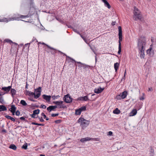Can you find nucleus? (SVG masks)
I'll use <instances>...</instances> for the list:
<instances>
[{"label": "nucleus", "mask_w": 156, "mask_h": 156, "mask_svg": "<svg viewBox=\"0 0 156 156\" xmlns=\"http://www.w3.org/2000/svg\"><path fill=\"white\" fill-rule=\"evenodd\" d=\"M29 17V15H23L19 14H14L13 15V16L11 17L8 18H3L2 19H0V22H8L9 21L14 20H17L19 21L20 20V19H24V18H28Z\"/></svg>", "instance_id": "f257e3e1"}, {"label": "nucleus", "mask_w": 156, "mask_h": 156, "mask_svg": "<svg viewBox=\"0 0 156 156\" xmlns=\"http://www.w3.org/2000/svg\"><path fill=\"white\" fill-rule=\"evenodd\" d=\"M146 43L145 41L139 40L137 42V46L139 50L140 57L141 58H144V51Z\"/></svg>", "instance_id": "f03ea898"}, {"label": "nucleus", "mask_w": 156, "mask_h": 156, "mask_svg": "<svg viewBox=\"0 0 156 156\" xmlns=\"http://www.w3.org/2000/svg\"><path fill=\"white\" fill-rule=\"evenodd\" d=\"M133 15V18L135 20H139L141 21L142 20V15L141 14L140 11L136 7H134Z\"/></svg>", "instance_id": "7ed1b4c3"}, {"label": "nucleus", "mask_w": 156, "mask_h": 156, "mask_svg": "<svg viewBox=\"0 0 156 156\" xmlns=\"http://www.w3.org/2000/svg\"><path fill=\"white\" fill-rule=\"evenodd\" d=\"M77 122L80 124V125L82 129H84L88 126L89 124V121L81 117L78 119Z\"/></svg>", "instance_id": "20e7f679"}, {"label": "nucleus", "mask_w": 156, "mask_h": 156, "mask_svg": "<svg viewBox=\"0 0 156 156\" xmlns=\"http://www.w3.org/2000/svg\"><path fill=\"white\" fill-rule=\"evenodd\" d=\"M119 30V51H118V53L120 54L121 51V42L122 41V28L121 26H119L118 27Z\"/></svg>", "instance_id": "39448f33"}, {"label": "nucleus", "mask_w": 156, "mask_h": 156, "mask_svg": "<svg viewBox=\"0 0 156 156\" xmlns=\"http://www.w3.org/2000/svg\"><path fill=\"white\" fill-rule=\"evenodd\" d=\"M41 88L39 87L38 88L35 89V95H34V98L37 99L39 98L41 94Z\"/></svg>", "instance_id": "423d86ee"}, {"label": "nucleus", "mask_w": 156, "mask_h": 156, "mask_svg": "<svg viewBox=\"0 0 156 156\" xmlns=\"http://www.w3.org/2000/svg\"><path fill=\"white\" fill-rule=\"evenodd\" d=\"M63 101H61L53 102V103L54 104H56L58 106V108H65L66 107V106H64L63 104Z\"/></svg>", "instance_id": "0eeeda50"}, {"label": "nucleus", "mask_w": 156, "mask_h": 156, "mask_svg": "<svg viewBox=\"0 0 156 156\" xmlns=\"http://www.w3.org/2000/svg\"><path fill=\"white\" fill-rule=\"evenodd\" d=\"M72 98H71L69 94L65 95L63 98V99L64 101L67 103L72 102Z\"/></svg>", "instance_id": "6e6552de"}, {"label": "nucleus", "mask_w": 156, "mask_h": 156, "mask_svg": "<svg viewBox=\"0 0 156 156\" xmlns=\"http://www.w3.org/2000/svg\"><path fill=\"white\" fill-rule=\"evenodd\" d=\"M76 63L78 64V66L80 67H83L84 69L86 68H90V66L88 65H86L85 64H83L81 62H75Z\"/></svg>", "instance_id": "1a4fd4ad"}, {"label": "nucleus", "mask_w": 156, "mask_h": 156, "mask_svg": "<svg viewBox=\"0 0 156 156\" xmlns=\"http://www.w3.org/2000/svg\"><path fill=\"white\" fill-rule=\"evenodd\" d=\"M57 108V105H51L49 106L47 108V110L49 112H51L52 111H55V109Z\"/></svg>", "instance_id": "9d476101"}, {"label": "nucleus", "mask_w": 156, "mask_h": 156, "mask_svg": "<svg viewBox=\"0 0 156 156\" xmlns=\"http://www.w3.org/2000/svg\"><path fill=\"white\" fill-rule=\"evenodd\" d=\"M104 88H102L101 87H99L98 88L95 89L94 91L95 93L99 94L101 93L104 90Z\"/></svg>", "instance_id": "9b49d317"}, {"label": "nucleus", "mask_w": 156, "mask_h": 156, "mask_svg": "<svg viewBox=\"0 0 156 156\" xmlns=\"http://www.w3.org/2000/svg\"><path fill=\"white\" fill-rule=\"evenodd\" d=\"M42 97L43 99L46 100L47 102H49L50 101L51 97L50 95H47L45 94H44L42 95Z\"/></svg>", "instance_id": "f8f14e48"}, {"label": "nucleus", "mask_w": 156, "mask_h": 156, "mask_svg": "<svg viewBox=\"0 0 156 156\" xmlns=\"http://www.w3.org/2000/svg\"><path fill=\"white\" fill-rule=\"evenodd\" d=\"M88 100V97L87 96H86L84 97H79L77 98V100L80 101H86Z\"/></svg>", "instance_id": "ddd939ff"}, {"label": "nucleus", "mask_w": 156, "mask_h": 156, "mask_svg": "<svg viewBox=\"0 0 156 156\" xmlns=\"http://www.w3.org/2000/svg\"><path fill=\"white\" fill-rule=\"evenodd\" d=\"M47 47L49 49L51 53L53 54H54L55 53H56L57 51V50L55 49L54 48H53L49 46L48 45H46Z\"/></svg>", "instance_id": "4468645a"}, {"label": "nucleus", "mask_w": 156, "mask_h": 156, "mask_svg": "<svg viewBox=\"0 0 156 156\" xmlns=\"http://www.w3.org/2000/svg\"><path fill=\"white\" fill-rule=\"evenodd\" d=\"M11 86H9L8 87H3L2 88V90L6 91V93H8L11 90Z\"/></svg>", "instance_id": "2eb2a0df"}, {"label": "nucleus", "mask_w": 156, "mask_h": 156, "mask_svg": "<svg viewBox=\"0 0 156 156\" xmlns=\"http://www.w3.org/2000/svg\"><path fill=\"white\" fill-rule=\"evenodd\" d=\"M104 3L105 5L107 7L108 9L111 8V6L109 3L106 0H101Z\"/></svg>", "instance_id": "dca6fc26"}, {"label": "nucleus", "mask_w": 156, "mask_h": 156, "mask_svg": "<svg viewBox=\"0 0 156 156\" xmlns=\"http://www.w3.org/2000/svg\"><path fill=\"white\" fill-rule=\"evenodd\" d=\"M120 66V62L114 63V67L115 72H117Z\"/></svg>", "instance_id": "f3484780"}, {"label": "nucleus", "mask_w": 156, "mask_h": 156, "mask_svg": "<svg viewBox=\"0 0 156 156\" xmlns=\"http://www.w3.org/2000/svg\"><path fill=\"white\" fill-rule=\"evenodd\" d=\"M25 94L27 95L34 96L35 95V93L31 92L30 91L26 90L25 91Z\"/></svg>", "instance_id": "a211bd4d"}, {"label": "nucleus", "mask_w": 156, "mask_h": 156, "mask_svg": "<svg viewBox=\"0 0 156 156\" xmlns=\"http://www.w3.org/2000/svg\"><path fill=\"white\" fill-rule=\"evenodd\" d=\"M91 140V138L89 137H86L84 138H82L80 139V141L82 143H84L86 141Z\"/></svg>", "instance_id": "6ab92c4d"}, {"label": "nucleus", "mask_w": 156, "mask_h": 156, "mask_svg": "<svg viewBox=\"0 0 156 156\" xmlns=\"http://www.w3.org/2000/svg\"><path fill=\"white\" fill-rule=\"evenodd\" d=\"M128 94V93L127 91H124L122 92L121 95V98L124 99L126 98Z\"/></svg>", "instance_id": "aec40b11"}, {"label": "nucleus", "mask_w": 156, "mask_h": 156, "mask_svg": "<svg viewBox=\"0 0 156 156\" xmlns=\"http://www.w3.org/2000/svg\"><path fill=\"white\" fill-rule=\"evenodd\" d=\"M137 110L136 109H134L130 113V116H133L136 114Z\"/></svg>", "instance_id": "412c9836"}, {"label": "nucleus", "mask_w": 156, "mask_h": 156, "mask_svg": "<svg viewBox=\"0 0 156 156\" xmlns=\"http://www.w3.org/2000/svg\"><path fill=\"white\" fill-rule=\"evenodd\" d=\"M16 108L15 107L14 105H12L11 106V108L9 109V110L11 112H15L16 110Z\"/></svg>", "instance_id": "4be33fe9"}, {"label": "nucleus", "mask_w": 156, "mask_h": 156, "mask_svg": "<svg viewBox=\"0 0 156 156\" xmlns=\"http://www.w3.org/2000/svg\"><path fill=\"white\" fill-rule=\"evenodd\" d=\"M7 110L6 107L3 105H0V111H5Z\"/></svg>", "instance_id": "5701e85b"}, {"label": "nucleus", "mask_w": 156, "mask_h": 156, "mask_svg": "<svg viewBox=\"0 0 156 156\" xmlns=\"http://www.w3.org/2000/svg\"><path fill=\"white\" fill-rule=\"evenodd\" d=\"M11 93L12 97H13L14 95L16 94V90L14 89H11Z\"/></svg>", "instance_id": "b1692460"}, {"label": "nucleus", "mask_w": 156, "mask_h": 156, "mask_svg": "<svg viewBox=\"0 0 156 156\" xmlns=\"http://www.w3.org/2000/svg\"><path fill=\"white\" fill-rule=\"evenodd\" d=\"M120 111L118 108H116L113 111V113L114 114H119L120 113Z\"/></svg>", "instance_id": "393cba45"}, {"label": "nucleus", "mask_w": 156, "mask_h": 156, "mask_svg": "<svg viewBox=\"0 0 156 156\" xmlns=\"http://www.w3.org/2000/svg\"><path fill=\"white\" fill-rule=\"evenodd\" d=\"M9 148L14 150H16L17 148V147L16 146L13 144H11L9 147Z\"/></svg>", "instance_id": "a878e982"}, {"label": "nucleus", "mask_w": 156, "mask_h": 156, "mask_svg": "<svg viewBox=\"0 0 156 156\" xmlns=\"http://www.w3.org/2000/svg\"><path fill=\"white\" fill-rule=\"evenodd\" d=\"M4 41L5 42L9 43L10 44H12V43H13V42L11 40L8 39H5Z\"/></svg>", "instance_id": "bb28decb"}, {"label": "nucleus", "mask_w": 156, "mask_h": 156, "mask_svg": "<svg viewBox=\"0 0 156 156\" xmlns=\"http://www.w3.org/2000/svg\"><path fill=\"white\" fill-rule=\"evenodd\" d=\"M20 104L24 106H26L27 105L26 101L24 100H21L20 102Z\"/></svg>", "instance_id": "cd10ccee"}, {"label": "nucleus", "mask_w": 156, "mask_h": 156, "mask_svg": "<svg viewBox=\"0 0 156 156\" xmlns=\"http://www.w3.org/2000/svg\"><path fill=\"white\" fill-rule=\"evenodd\" d=\"M81 112V111L79 108L76 110L75 114L76 115H80V114Z\"/></svg>", "instance_id": "c85d7f7f"}, {"label": "nucleus", "mask_w": 156, "mask_h": 156, "mask_svg": "<svg viewBox=\"0 0 156 156\" xmlns=\"http://www.w3.org/2000/svg\"><path fill=\"white\" fill-rule=\"evenodd\" d=\"M40 110L39 109L34 110L33 111V113L35 115H37L39 113Z\"/></svg>", "instance_id": "c756f323"}, {"label": "nucleus", "mask_w": 156, "mask_h": 156, "mask_svg": "<svg viewBox=\"0 0 156 156\" xmlns=\"http://www.w3.org/2000/svg\"><path fill=\"white\" fill-rule=\"evenodd\" d=\"M58 52L60 53V54H62L63 55V56L64 57H63L64 58L65 57H66V58H69V59H70V58H70V57H69V56H68L67 55H66L65 54L63 53L62 52H61L60 51H59Z\"/></svg>", "instance_id": "7c9ffc66"}, {"label": "nucleus", "mask_w": 156, "mask_h": 156, "mask_svg": "<svg viewBox=\"0 0 156 156\" xmlns=\"http://www.w3.org/2000/svg\"><path fill=\"white\" fill-rule=\"evenodd\" d=\"M31 124L34 125H37V126H44V125L43 124H40L38 123L35 122H32L31 123Z\"/></svg>", "instance_id": "2f4dec72"}, {"label": "nucleus", "mask_w": 156, "mask_h": 156, "mask_svg": "<svg viewBox=\"0 0 156 156\" xmlns=\"http://www.w3.org/2000/svg\"><path fill=\"white\" fill-rule=\"evenodd\" d=\"M80 111L82 112L83 111H85L86 110V107L85 106H82L79 108Z\"/></svg>", "instance_id": "473e14b6"}, {"label": "nucleus", "mask_w": 156, "mask_h": 156, "mask_svg": "<svg viewBox=\"0 0 156 156\" xmlns=\"http://www.w3.org/2000/svg\"><path fill=\"white\" fill-rule=\"evenodd\" d=\"M60 96L59 95H57L56 96H55V95H52L51 97L53 100H55V99H57L59 98Z\"/></svg>", "instance_id": "72a5a7b5"}, {"label": "nucleus", "mask_w": 156, "mask_h": 156, "mask_svg": "<svg viewBox=\"0 0 156 156\" xmlns=\"http://www.w3.org/2000/svg\"><path fill=\"white\" fill-rule=\"evenodd\" d=\"M27 143H25L23 144V145L22 146V148L26 150L27 149Z\"/></svg>", "instance_id": "f704fd0d"}, {"label": "nucleus", "mask_w": 156, "mask_h": 156, "mask_svg": "<svg viewBox=\"0 0 156 156\" xmlns=\"http://www.w3.org/2000/svg\"><path fill=\"white\" fill-rule=\"evenodd\" d=\"M143 40V41H145V42L146 43V40H145V37L144 36H142L140 37V39H139L138 40V42L139 41V40Z\"/></svg>", "instance_id": "c9c22d12"}, {"label": "nucleus", "mask_w": 156, "mask_h": 156, "mask_svg": "<svg viewBox=\"0 0 156 156\" xmlns=\"http://www.w3.org/2000/svg\"><path fill=\"white\" fill-rule=\"evenodd\" d=\"M0 102L2 104L4 103V99L2 97H0Z\"/></svg>", "instance_id": "e433bc0d"}, {"label": "nucleus", "mask_w": 156, "mask_h": 156, "mask_svg": "<svg viewBox=\"0 0 156 156\" xmlns=\"http://www.w3.org/2000/svg\"><path fill=\"white\" fill-rule=\"evenodd\" d=\"M94 141H99V139L98 138H91V140Z\"/></svg>", "instance_id": "4c0bfd02"}, {"label": "nucleus", "mask_w": 156, "mask_h": 156, "mask_svg": "<svg viewBox=\"0 0 156 156\" xmlns=\"http://www.w3.org/2000/svg\"><path fill=\"white\" fill-rule=\"evenodd\" d=\"M36 115L34 114V113H33L32 114H30V116L32 118H37V117H36L35 116Z\"/></svg>", "instance_id": "58836bf2"}, {"label": "nucleus", "mask_w": 156, "mask_h": 156, "mask_svg": "<svg viewBox=\"0 0 156 156\" xmlns=\"http://www.w3.org/2000/svg\"><path fill=\"white\" fill-rule=\"evenodd\" d=\"M61 122V120L60 119H58L55 121V122L57 124Z\"/></svg>", "instance_id": "ea45409f"}, {"label": "nucleus", "mask_w": 156, "mask_h": 156, "mask_svg": "<svg viewBox=\"0 0 156 156\" xmlns=\"http://www.w3.org/2000/svg\"><path fill=\"white\" fill-rule=\"evenodd\" d=\"M59 115V114L58 113H56V114H52L51 115L52 117H54L55 116H58Z\"/></svg>", "instance_id": "a19ab883"}, {"label": "nucleus", "mask_w": 156, "mask_h": 156, "mask_svg": "<svg viewBox=\"0 0 156 156\" xmlns=\"http://www.w3.org/2000/svg\"><path fill=\"white\" fill-rule=\"evenodd\" d=\"M116 98L118 100H120L121 98V95H118L116 96Z\"/></svg>", "instance_id": "79ce46f5"}, {"label": "nucleus", "mask_w": 156, "mask_h": 156, "mask_svg": "<svg viewBox=\"0 0 156 156\" xmlns=\"http://www.w3.org/2000/svg\"><path fill=\"white\" fill-rule=\"evenodd\" d=\"M37 117L38 118V119H39L40 121L41 122H43L44 121V120L43 119L42 117H39L37 116Z\"/></svg>", "instance_id": "37998d69"}, {"label": "nucleus", "mask_w": 156, "mask_h": 156, "mask_svg": "<svg viewBox=\"0 0 156 156\" xmlns=\"http://www.w3.org/2000/svg\"><path fill=\"white\" fill-rule=\"evenodd\" d=\"M16 112V115L17 116H19L20 114V112L18 110H17Z\"/></svg>", "instance_id": "c03bdc74"}, {"label": "nucleus", "mask_w": 156, "mask_h": 156, "mask_svg": "<svg viewBox=\"0 0 156 156\" xmlns=\"http://www.w3.org/2000/svg\"><path fill=\"white\" fill-rule=\"evenodd\" d=\"M34 41H36V42H38V41H37V40L34 37H33V39H32V41H31V43L32 42H33Z\"/></svg>", "instance_id": "a18cd8bd"}, {"label": "nucleus", "mask_w": 156, "mask_h": 156, "mask_svg": "<svg viewBox=\"0 0 156 156\" xmlns=\"http://www.w3.org/2000/svg\"><path fill=\"white\" fill-rule=\"evenodd\" d=\"M73 31L77 34H80V33L76 29H73Z\"/></svg>", "instance_id": "49530a36"}, {"label": "nucleus", "mask_w": 156, "mask_h": 156, "mask_svg": "<svg viewBox=\"0 0 156 156\" xmlns=\"http://www.w3.org/2000/svg\"><path fill=\"white\" fill-rule=\"evenodd\" d=\"M40 108L43 109H45L46 108V106L44 105H41Z\"/></svg>", "instance_id": "de8ad7c7"}, {"label": "nucleus", "mask_w": 156, "mask_h": 156, "mask_svg": "<svg viewBox=\"0 0 156 156\" xmlns=\"http://www.w3.org/2000/svg\"><path fill=\"white\" fill-rule=\"evenodd\" d=\"M152 50V48H150L149 49L147 50V54H149L151 51Z\"/></svg>", "instance_id": "09e8293b"}, {"label": "nucleus", "mask_w": 156, "mask_h": 156, "mask_svg": "<svg viewBox=\"0 0 156 156\" xmlns=\"http://www.w3.org/2000/svg\"><path fill=\"white\" fill-rule=\"evenodd\" d=\"M112 133H113L112 131H109L108 133V135L112 136Z\"/></svg>", "instance_id": "8fccbe9b"}, {"label": "nucleus", "mask_w": 156, "mask_h": 156, "mask_svg": "<svg viewBox=\"0 0 156 156\" xmlns=\"http://www.w3.org/2000/svg\"><path fill=\"white\" fill-rule=\"evenodd\" d=\"M41 116H43L44 117V119H45V118L46 117V115L43 113H42L41 114Z\"/></svg>", "instance_id": "3c124183"}, {"label": "nucleus", "mask_w": 156, "mask_h": 156, "mask_svg": "<svg viewBox=\"0 0 156 156\" xmlns=\"http://www.w3.org/2000/svg\"><path fill=\"white\" fill-rule=\"evenodd\" d=\"M26 85L25 86V88L26 89H27L28 88V86H29V84H28L27 82H26Z\"/></svg>", "instance_id": "603ef678"}, {"label": "nucleus", "mask_w": 156, "mask_h": 156, "mask_svg": "<svg viewBox=\"0 0 156 156\" xmlns=\"http://www.w3.org/2000/svg\"><path fill=\"white\" fill-rule=\"evenodd\" d=\"M5 117L7 118V119H10V118H11V116H9V115H6V116H5Z\"/></svg>", "instance_id": "864d4df0"}, {"label": "nucleus", "mask_w": 156, "mask_h": 156, "mask_svg": "<svg viewBox=\"0 0 156 156\" xmlns=\"http://www.w3.org/2000/svg\"><path fill=\"white\" fill-rule=\"evenodd\" d=\"M29 100L30 101H33V102H36V101H37L36 100H34L33 98H30V99H29Z\"/></svg>", "instance_id": "5fc2aeb1"}, {"label": "nucleus", "mask_w": 156, "mask_h": 156, "mask_svg": "<svg viewBox=\"0 0 156 156\" xmlns=\"http://www.w3.org/2000/svg\"><path fill=\"white\" fill-rule=\"evenodd\" d=\"M10 119L13 122H15V119L12 117H11Z\"/></svg>", "instance_id": "6e6d98bb"}, {"label": "nucleus", "mask_w": 156, "mask_h": 156, "mask_svg": "<svg viewBox=\"0 0 156 156\" xmlns=\"http://www.w3.org/2000/svg\"><path fill=\"white\" fill-rule=\"evenodd\" d=\"M144 98L143 96H142V97H140V100H144Z\"/></svg>", "instance_id": "4d7b16f0"}, {"label": "nucleus", "mask_w": 156, "mask_h": 156, "mask_svg": "<svg viewBox=\"0 0 156 156\" xmlns=\"http://www.w3.org/2000/svg\"><path fill=\"white\" fill-rule=\"evenodd\" d=\"M152 89L151 87L149 88L148 91H152Z\"/></svg>", "instance_id": "13d9d810"}, {"label": "nucleus", "mask_w": 156, "mask_h": 156, "mask_svg": "<svg viewBox=\"0 0 156 156\" xmlns=\"http://www.w3.org/2000/svg\"><path fill=\"white\" fill-rule=\"evenodd\" d=\"M20 119H21V120H25V118H24V117H21L20 118Z\"/></svg>", "instance_id": "bf43d9fd"}, {"label": "nucleus", "mask_w": 156, "mask_h": 156, "mask_svg": "<svg viewBox=\"0 0 156 156\" xmlns=\"http://www.w3.org/2000/svg\"><path fill=\"white\" fill-rule=\"evenodd\" d=\"M2 132L6 133V131L5 129H3L2 130Z\"/></svg>", "instance_id": "052dcab7"}, {"label": "nucleus", "mask_w": 156, "mask_h": 156, "mask_svg": "<svg viewBox=\"0 0 156 156\" xmlns=\"http://www.w3.org/2000/svg\"><path fill=\"white\" fill-rule=\"evenodd\" d=\"M115 22H113L112 23V26H114L115 25Z\"/></svg>", "instance_id": "680f3d73"}, {"label": "nucleus", "mask_w": 156, "mask_h": 156, "mask_svg": "<svg viewBox=\"0 0 156 156\" xmlns=\"http://www.w3.org/2000/svg\"><path fill=\"white\" fill-rule=\"evenodd\" d=\"M80 37H81V38L83 39L84 38H85L84 37H83V36L82 35L80 34Z\"/></svg>", "instance_id": "e2e57ef3"}, {"label": "nucleus", "mask_w": 156, "mask_h": 156, "mask_svg": "<svg viewBox=\"0 0 156 156\" xmlns=\"http://www.w3.org/2000/svg\"><path fill=\"white\" fill-rule=\"evenodd\" d=\"M12 112V115H15V112Z\"/></svg>", "instance_id": "0e129e2a"}, {"label": "nucleus", "mask_w": 156, "mask_h": 156, "mask_svg": "<svg viewBox=\"0 0 156 156\" xmlns=\"http://www.w3.org/2000/svg\"><path fill=\"white\" fill-rule=\"evenodd\" d=\"M45 119H46V120L47 121H48L49 119V118H48L46 116Z\"/></svg>", "instance_id": "69168bd1"}, {"label": "nucleus", "mask_w": 156, "mask_h": 156, "mask_svg": "<svg viewBox=\"0 0 156 156\" xmlns=\"http://www.w3.org/2000/svg\"><path fill=\"white\" fill-rule=\"evenodd\" d=\"M125 76L124 75L123 77L122 78V80L123 79L124 80H125Z\"/></svg>", "instance_id": "338daca9"}, {"label": "nucleus", "mask_w": 156, "mask_h": 156, "mask_svg": "<svg viewBox=\"0 0 156 156\" xmlns=\"http://www.w3.org/2000/svg\"><path fill=\"white\" fill-rule=\"evenodd\" d=\"M40 156H45V155H44L41 154L40 155Z\"/></svg>", "instance_id": "774afa93"}]
</instances>
